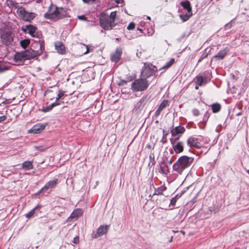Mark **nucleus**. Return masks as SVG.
<instances>
[{"label": "nucleus", "mask_w": 249, "mask_h": 249, "mask_svg": "<svg viewBox=\"0 0 249 249\" xmlns=\"http://www.w3.org/2000/svg\"><path fill=\"white\" fill-rule=\"evenodd\" d=\"M168 100H164L160 104L159 107L155 113V116L158 117L161 111L167 106Z\"/></svg>", "instance_id": "obj_22"}, {"label": "nucleus", "mask_w": 249, "mask_h": 249, "mask_svg": "<svg viewBox=\"0 0 249 249\" xmlns=\"http://www.w3.org/2000/svg\"><path fill=\"white\" fill-rule=\"evenodd\" d=\"M65 95L64 91H60L56 97V100H59L62 97Z\"/></svg>", "instance_id": "obj_40"}, {"label": "nucleus", "mask_w": 249, "mask_h": 249, "mask_svg": "<svg viewBox=\"0 0 249 249\" xmlns=\"http://www.w3.org/2000/svg\"><path fill=\"white\" fill-rule=\"evenodd\" d=\"M29 28H26V25L21 27V30L25 33H27Z\"/></svg>", "instance_id": "obj_47"}, {"label": "nucleus", "mask_w": 249, "mask_h": 249, "mask_svg": "<svg viewBox=\"0 0 249 249\" xmlns=\"http://www.w3.org/2000/svg\"><path fill=\"white\" fill-rule=\"evenodd\" d=\"M166 187H165L164 185L158 187L157 189H155V192L153 195V196H160V198L157 199V201L158 200V199H159L160 201L162 199L163 201H164L167 200V198L166 196H162L163 192L165 191L166 190Z\"/></svg>", "instance_id": "obj_12"}, {"label": "nucleus", "mask_w": 249, "mask_h": 249, "mask_svg": "<svg viewBox=\"0 0 249 249\" xmlns=\"http://www.w3.org/2000/svg\"><path fill=\"white\" fill-rule=\"evenodd\" d=\"M185 131L184 127L181 126H178L172 129L171 133L173 136H177L178 134H183Z\"/></svg>", "instance_id": "obj_18"}, {"label": "nucleus", "mask_w": 249, "mask_h": 249, "mask_svg": "<svg viewBox=\"0 0 249 249\" xmlns=\"http://www.w3.org/2000/svg\"><path fill=\"white\" fill-rule=\"evenodd\" d=\"M193 114L195 116H198L199 115V111L197 109H193L192 110Z\"/></svg>", "instance_id": "obj_43"}, {"label": "nucleus", "mask_w": 249, "mask_h": 249, "mask_svg": "<svg viewBox=\"0 0 249 249\" xmlns=\"http://www.w3.org/2000/svg\"><path fill=\"white\" fill-rule=\"evenodd\" d=\"M207 49H206L204 51V53L202 54L201 56H200V58L198 61V63L200 62L203 59H204V58H206L208 56L211 50H210L208 52H207Z\"/></svg>", "instance_id": "obj_34"}, {"label": "nucleus", "mask_w": 249, "mask_h": 249, "mask_svg": "<svg viewBox=\"0 0 249 249\" xmlns=\"http://www.w3.org/2000/svg\"><path fill=\"white\" fill-rule=\"evenodd\" d=\"M196 81H195L196 85H199L200 86L207 83L206 78H204L202 76H197L196 77Z\"/></svg>", "instance_id": "obj_24"}, {"label": "nucleus", "mask_w": 249, "mask_h": 249, "mask_svg": "<svg viewBox=\"0 0 249 249\" xmlns=\"http://www.w3.org/2000/svg\"><path fill=\"white\" fill-rule=\"evenodd\" d=\"M116 2L120 3L122 0H115Z\"/></svg>", "instance_id": "obj_54"}, {"label": "nucleus", "mask_w": 249, "mask_h": 249, "mask_svg": "<svg viewBox=\"0 0 249 249\" xmlns=\"http://www.w3.org/2000/svg\"><path fill=\"white\" fill-rule=\"evenodd\" d=\"M221 105L218 103H214L212 105V108L213 113H217L221 109Z\"/></svg>", "instance_id": "obj_29"}, {"label": "nucleus", "mask_w": 249, "mask_h": 249, "mask_svg": "<svg viewBox=\"0 0 249 249\" xmlns=\"http://www.w3.org/2000/svg\"><path fill=\"white\" fill-rule=\"evenodd\" d=\"M104 16V14H101L102 17L99 19L101 26L105 30H110L112 29L116 24L111 22V19H110L108 17Z\"/></svg>", "instance_id": "obj_7"}, {"label": "nucleus", "mask_w": 249, "mask_h": 249, "mask_svg": "<svg viewBox=\"0 0 249 249\" xmlns=\"http://www.w3.org/2000/svg\"><path fill=\"white\" fill-rule=\"evenodd\" d=\"M185 36V34L182 35L181 36L179 39V41H181L182 38H183Z\"/></svg>", "instance_id": "obj_51"}, {"label": "nucleus", "mask_w": 249, "mask_h": 249, "mask_svg": "<svg viewBox=\"0 0 249 249\" xmlns=\"http://www.w3.org/2000/svg\"><path fill=\"white\" fill-rule=\"evenodd\" d=\"M40 207H41L40 206L38 205L37 206L35 207L34 209L31 210L29 212H28L27 213H26L25 214L26 217L28 218H30L32 217L34 215L35 213H36V210H38L40 208Z\"/></svg>", "instance_id": "obj_28"}, {"label": "nucleus", "mask_w": 249, "mask_h": 249, "mask_svg": "<svg viewBox=\"0 0 249 249\" xmlns=\"http://www.w3.org/2000/svg\"><path fill=\"white\" fill-rule=\"evenodd\" d=\"M194 160V158L192 157L187 156L180 157L173 166L174 171L180 175L183 174L191 167Z\"/></svg>", "instance_id": "obj_1"}, {"label": "nucleus", "mask_w": 249, "mask_h": 249, "mask_svg": "<svg viewBox=\"0 0 249 249\" xmlns=\"http://www.w3.org/2000/svg\"><path fill=\"white\" fill-rule=\"evenodd\" d=\"M55 48L60 54H64L66 52L65 47L62 42L57 41L55 43Z\"/></svg>", "instance_id": "obj_19"}, {"label": "nucleus", "mask_w": 249, "mask_h": 249, "mask_svg": "<svg viewBox=\"0 0 249 249\" xmlns=\"http://www.w3.org/2000/svg\"><path fill=\"white\" fill-rule=\"evenodd\" d=\"M150 99V96L148 95L143 96L136 105V108L139 111L142 110L148 103Z\"/></svg>", "instance_id": "obj_11"}, {"label": "nucleus", "mask_w": 249, "mask_h": 249, "mask_svg": "<svg viewBox=\"0 0 249 249\" xmlns=\"http://www.w3.org/2000/svg\"><path fill=\"white\" fill-rule=\"evenodd\" d=\"M72 242L74 244H78L79 243V237L77 236H76L74 237Z\"/></svg>", "instance_id": "obj_46"}, {"label": "nucleus", "mask_w": 249, "mask_h": 249, "mask_svg": "<svg viewBox=\"0 0 249 249\" xmlns=\"http://www.w3.org/2000/svg\"><path fill=\"white\" fill-rule=\"evenodd\" d=\"M175 62V59L171 58L166 64L163 66L160 70L161 69H167L170 67Z\"/></svg>", "instance_id": "obj_31"}, {"label": "nucleus", "mask_w": 249, "mask_h": 249, "mask_svg": "<svg viewBox=\"0 0 249 249\" xmlns=\"http://www.w3.org/2000/svg\"><path fill=\"white\" fill-rule=\"evenodd\" d=\"M167 135L168 133L164 130H163V138H165Z\"/></svg>", "instance_id": "obj_50"}, {"label": "nucleus", "mask_w": 249, "mask_h": 249, "mask_svg": "<svg viewBox=\"0 0 249 249\" xmlns=\"http://www.w3.org/2000/svg\"><path fill=\"white\" fill-rule=\"evenodd\" d=\"M247 172L249 174V169L247 170Z\"/></svg>", "instance_id": "obj_61"}, {"label": "nucleus", "mask_w": 249, "mask_h": 249, "mask_svg": "<svg viewBox=\"0 0 249 249\" xmlns=\"http://www.w3.org/2000/svg\"><path fill=\"white\" fill-rule=\"evenodd\" d=\"M46 125V124H37L35 125L29 130V131L31 133H33L34 134L39 133L45 129Z\"/></svg>", "instance_id": "obj_14"}, {"label": "nucleus", "mask_w": 249, "mask_h": 249, "mask_svg": "<svg viewBox=\"0 0 249 249\" xmlns=\"http://www.w3.org/2000/svg\"><path fill=\"white\" fill-rule=\"evenodd\" d=\"M13 37L14 35L11 32H4L0 36L2 43L5 46H9L12 44Z\"/></svg>", "instance_id": "obj_8"}, {"label": "nucleus", "mask_w": 249, "mask_h": 249, "mask_svg": "<svg viewBox=\"0 0 249 249\" xmlns=\"http://www.w3.org/2000/svg\"><path fill=\"white\" fill-rule=\"evenodd\" d=\"M17 13L20 19L30 22L35 18L36 15L34 13L26 11L23 7L18 8Z\"/></svg>", "instance_id": "obj_5"}, {"label": "nucleus", "mask_w": 249, "mask_h": 249, "mask_svg": "<svg viewBox=\"0 0 249 249\" xmlns=\"http://www.w3.org/2000/svg\"><path fill=\"white\" fill-rule=\"evenodd\" d=\"M169 163H170V164H172V160H170L169 161Z\"/></svg>", "instance_id": "obj_58"}, {"label": "nucleus", "mask_w": 249, "mask_h": 249, "mask_svg": "<svg viewBox=\"0 0 249 249\" xmlns=\"http://www.w3.org/2000/svg\"><path fill=\"white\" fill-rule=\"evenodd\" d=\"M30 42L29 39H25L20 41V44L22 48L25 49L29 45Z\"/></svg>", "instance_id": "obj_32"}, {"label": "nucleus", "mask_w": 249, "mask_h": 249, "mask_svg": "<svg viewBox=\"0 0 249 249\" xmlns=\"http://www.w3.org/2000/svg\"><path fill=\"white\" fill-rule=\"evenodd\" d=\"M135 24L134 22H131L128 25L127 29L128 30H133L135 28Z\"/></svg>", "instance_id": "obj_41"}, {"label": "nucleus", "mask_w": 249, "mask_h": 249, "mask_svg": "<svg viewBox=\"0 0 249 249\" xmlns=\"http://www.w3.org/2000/svg\"><path fill=\"white\" fill-rule=\"evenodd\" d=\"M58 178H55L52 180L48 181L37 194H39L42 192H46L48 190H51L52 189L54 188L56 185L58 183Z\"/></svg>", "instance_id": "obj_10"}, {"label": "nucleus", "mask_w": 249, "mask_h": 249, "mask_svg": "<svg viewBox=\"0 0 249 249\" xmlns=\"http://www.w3.org/2000/svg\"><path fill=\"white\" fill-rule=\"evenodd\" d=\"M227 53V51L226 49L220 51L217 54L215 55V57L219 60L223 59Z\"/></svg>", "instance_id": "obj_26"}, {"label": "nucleus", "mask_w": 249, "mask_h": 249, "mask_svg": "<svg viewBox=\"0 0 249 249\" xmlns=\"http://www.w3.org/2000/svg\"><path fill=\"white\" fill-rule=\"evenodd\" d=\"M13 6H14L16 8H17V10L18 9V8H20V7H21V6H19V5H18V3H17V2H15V4H13Z\"/></svg>", "instance_id": "obj_49"}, {"label": "nucleus", "mask_w": 249, "mask_h": 249, "mask_svg": "<svg viewBox=\"0 0 249 249\" xmlns=\"http://www.w3.org/2000/svg\"><path fill=\"white\" fill-rule=\"evenodd\" d=\"M146 18L148 20H150L151 19V18L149 16H147Z\"/></svg>", "instance_id": "obj_56"}, {"label": "nucleus", "mask_w": 249, "mask_h": 249, "mask_svg": "<svg viewBox=\"0 0 249 249\" xmlns=\"http://www.w3.org/2000/svg\"><path fill=\"white\" fill-rule=\"evenodd\" d=\"M172 239H173V237H171V239H170V242H172Z\"/></svg>", "instance_id": "obj_59"}, {"label": "nucleus", "mask_w": 249, "mask_h": 249, "mask_svg": "<svg viewBox=\"0 0 249 249\" xmlns=\"http://www.w3.org/2000/svg\"><path fill=\"white\" fill-rule=\"evenodd\" d=\"M68 16L66 10L62 7H56L53 11H49L45 14V17L49 19H59Z\"/></svg>", "instance_id": "obj_2"}, {"label": "nucleus", "mask_w": 249, "mask_h": 249, "mask_svg": "<svg viewBox=\"0 0 249 249\" xmlns=\"http://www.w3.org/2000/svg\"><path fill=\"white\" fill-rule=\"evenodd\" d=\"M122 54V50L121 48H117L114 53L111 55V59L112 61L117 62L121 58Z\"/></svg>", "instance_id": "obj_17"}, {"label": "nucleus", "mask_w": 249, "mask_h": 249, "mask_svg": "<svg viewBox=\"0 0 249 249\" xmlns=\"http://www.w3.org/2000/svg\"><path fill=\"white\" fill-rule=\"evenodd\" d=\"M35 147L36 150L40 151H44L47 148V147H44V146H42V145L38 146H35Z\"/></svg>", "instance_id": "obj_42"}, {"label": "nucleus", "mask_w": 249, "mask_h": 249, "mask_svg": "<svg viewBox=\"0 0 249 249\" xmlns=\"http://www.w3.org/2000/svg\"><path fill=\"white\" fill-rule=\"evenodd\" d=\"M14 59L17 62H23L25 60H27L24 51L17 52L14 55Z\"/></svg>", "instance_id": "obj_16"}, {"label": "nucleus", "mask_w": 249, "mask_h": 249, "mask_svg": "<svg viewBox=\"0 0 249 249\" xmlns=\"http://www.w3.org/2000/svg\"><path fill=\"white\" fill-rule=\"evenodd\" d=\"M159 172L162 174H164L165 175H167L168 173H169L168 166L165 161H162L160 163V168Z\"/></svg>", "instance_id": "obj_21"}, {"label": "nucleus", "mask_w": 249, "mask_h": 249, "mask_svg": "<svg viewBox=\"0 0 249 249\" xmlns=\"http://www.w3.org/2000/svg\"><path fill=\"white\" fill-rule=\"evenodd\" d=\"M9 69L8 66L5 65L4 63L0 61V73H2L8 70Z\"/></svg>", "instance_id": "obj_33"}, {"label": "nucleus", "mask_w": 249, "mask_h": 249, "mask_svg": "<svg viewBox=\"0 0 249 249\" xmlns=\"http://www.w3.org/2000/svg\"><path fill=\"white\" fill-rule=\"evenodd\" d=\"M138 30H139V31H140L141 32H142V29H138Z\"/></svg>", "instance_id": "obj_60"}, {"label": "nucleus", "mask_w": 249, "mask_h": 249, "mask_svg": "<svg viewBox=\"0 0 249 249\" xmlns=\"http://www.w3.org/2000/svg\"><path fill=\"white\" fill-rule=\"evenodd\" d=\"M29 28L28 33L30 34L32 37H39L40 34L37 32V29L36 27L33 25L29 24L26 25V28Z\"/></svg>", "instance_id": "obj_13"}, {"label": "nucleus", "mask_w": 249, "mask_h": 249, "mask_svg": "<svg viewBox=\"0 0 249 249\" xmlns=\"http://www.w3.org/2000/svg\"><path fill=\"white\" fill-rule=\"evenodd\" d=\"M109 226L108 225H101L97 230L96 231H93L91 234V237L97 238L107 233Z\"/></svg>", "instance_id": "obj_9"}, {"label": "nucleus", "mask_w": 249, "mask_h": 249, "mask_svg": "<svg viewBox=\"0 0 249 249\" xmlns=\"http://www.w3.org/2000/svg\"><path fill=\"white\" fill-rule=\"evenodd\" d=\"M180 5L183 7L184 9L187 10L188 13L192 12V7L191 6L190 2L189 0H186L185 1H181L180 3Z\"/></svg>", "instance_id": "obj_23"}, {"label": "nucleus", "mask_w": 249, "mask_h": 249, "mask_svg": "<svg viewBox=\"0 0 249 249\" xmlns=\"http://www.w3.org/2000/svg\"><path fill=\"white\" fill-rule=\"evenodd\" d=\"M180 196H178V195H177L175 197H172V199H170V205L174 206L175 205L177 201V199Z\"/></svg>", "instance_id": "obj_36"}, {"label": "nucleus", "mask_w": 249, "mask_h": 249, "mask_svg": "<svg viewBox=\"0 0 249 249\" xmlns=\"http://www.w3.org/2000/svg\"><path fill=\"white\" fill-rule=\"evenodd\" d=\"M120 39H121V38H116V40L117 41H120Z\"/></svg>", "instance_id": "obj_57"}, {"label": "nucleus", "mask_w": 249, "mask_h": 249, "mask_svg": "<svg viewBox=\"0 0 249 249\" xmlns=\"http://www.w3.org/2000/svg\"><path fill=\"white\" fill-rule=\"evenodd\" d=\"M78 18L80 20L88 21L87 17L85 15H81L78 16Z\"/></svg>", "instance_id": "obj_44"}, {"label": "nucleus", "mask_w": 249, "mask_h": 249, "mask_svg": "<svg viewBox=\"0 0 249 249\" xmlns=\"http://www.w3.org/2000/svg\"><path fill=\"white\" fill-rule=\"evenodd\" d=\"M42 43L43 46L44 47V41L39 40L38 41H36L34 42V43L32 45V47L35 48L36 50L39 49V47L38 46L36 43Z\"/></svg>", "instance_id": "obj_37"}, {"label": "nucleus", "mask_w": 249, "mask_h": 249, "mask_svg": "<svg viewBox=\"0 0 249 249\" xmlns=\"http://www.w3.org/2000/svg\"><path fill=\"white\" fill-rule=\"evenodd\" d=\"M187 144L190 146H194L196 148H199L200 147V143L198 142L197 139L196 138H189L187 140Z\"/></svg>", "instance_id": "obj_20"}, {"label": "nucleus", "mask_w": 249, "mask_h": 249, "mask_svg": "<svg viewBox=\"0 0 249 249\" xmlns=\"http://www.w3.org/2000/svg\"><path fill=\"white\" fill-rule=\"evenodd\" d=\"M199 86H200L199 85H196V86H195V89H198V88H199Z\"/></svg>", "instance_id": "obj_53"}, {"label": "nucleus", "mask_w": 249, "mask_h": 249, "mask_svg": "<svg viewBox=\"0 0 249 249\" xmlns=\"http://www.w3.org/2000/svg\"><path fill=\"white\" fill-rule=\"evenodd\" d=\"M116 13L115 11H114V12H112L110 13L109 17H108L110 19H111V22L114 24H115V19L116 18Z\"/></svg>", "instance_id": "obj_35"}, {"label": "nucleus", "mask_w": 249, "mask_h": 249, "mask_svg": "<svg viewBox=\"0 0 249 249\" xmlns=\"http://www.w3.org/2000/svg\"><path fill=\"white\" fill-rule=\"evenodd\" d=\"M53 107H54V105L51 104L49 106H47L45 107H44L42 109V111L44 112L49 111L51 110L53 108Z\"/></svg>", "instance_id": "obj_38"}, {"label": "nucleus", "mask_w": 249, "mask_h": 249, "mask_svg": "<svg viewBox=\"0 0 249 249\" xmlns=\"http://www.w3.org/2000/svg\"><path fill=\"white\" fill-rule=\"evenodd\" d=\"M86 47H87V51H86V52L84 53L85 54V53H88V52H89V49H88V48L87 46H86Z\"/></svg>", "instance_id": "obj_55"}, {"label": "nucleus", "mask_w": 249, "mask_h": 249, "mask_svg": "<svg viewBox=\"0 0 249 249\" xmlns=\"http://www.w3.org/2000/svg\"><path fill=\"white\" fill-rule=\"evenodd\" d=\"M39 46V49L34 50L32 49L27 50L24 51L27 60L33 59L35 57L41 55L44 50L45 47L43 46L42 43H36Z\"/></svg>", "instance_id": "obj_6"}, {"label": "nucleus", "mask_w": 249, "mask_h": 249, "mask_svg": "<svg viewBox=\"0 0 249 249\" xmlns=\"http://www.w3.org/2000/svg\"><path fill=\"white\" fill-rule=\"evenodd\" d=\"M148 86V81L142 77L135 79L131 83V88L134 92H137L146 90Z\"/></svg>", "instance_id": "obj_3"}, {"label": "nucleus", "mask_w": 249, "mask_h": 249, "mask_svg": "<svg viewBox=\"0 0 249 249\" xmlns=\"http://www.w3.org/2000/svg\"><path fill=\"white\" fill-rule=\"evenodd\" d=\"M179 137H178L176 138H175V140H174V141H173V142H175V141L178 140H179Z\"/></svg>", "instance_id": "obj_52"}, {"label": "nucleus", "mask_w": 249, "mask_h": 249, "mask_svg": "<svg viewBox=\"0 0 249 249\" xmlns=\"http://www.w3.org/2000/svg\"><path fill=\"white\" fill-rule=\"evenodd\" d=\"M171 142L173 145V148L176 153H180L183 151L184 148L181 142L177 143L173 142L172 139L170 140Z\"/></svg>", "instance_id": "obj_15"}, {"label": "nucleus", "mask_w": 249, "mask_h": 249, "mask_svg": "<svg viewBox=\"0 0 249 249\" xmlns=\"http://www.w3.org/2000/svg\"><path fill=\"white\" fill-rule=\"evenodd\" d=\"M22 167L25 170H30L33 168L32 162L27 160L24 161L22 164Z\"/></svg>", "instance_id": "obj_27"}, {"label": "nucleus", "mask_w": 249, "mask_h": 249, "mask_svg": "<svg viewBox=\"0 0 249 249\" xmlns=\"http://www.w3.org/2000/svg\"><path fill=\"white\" fill-rule=\"evenodd\" d=\"M193 15L192 13H188V14L180 15L179 17L183 22L187 21Z\"/></svg>", "instance_id": "obj_30"}, {"label": "nucleus", "mask_w": 249, "mask_h": 249, "mask_svg": "<svg viewBox=\"0 0 249 249\" xmlns=\"http://www.w3.org/2000/svg\"><path fill=\"white\" fill-rule=\"evenodd\" d=\"M157 71V68L151 63H144L143 67L141 71V76L146 79L152 76L153 73Z\"/></svg>", "instance_id": "obj_4"}, {"label": "nucleus", "mask_w": 249, "mask_h": 249, "mask_svg": "<svg viewBox=\"0 0 249 249\" xmlns=\"http://www.w3.org/2000/svg\"><path fill=\"white\" fill-rule=\"evenodd\" d=\"M82 214V211L81 209H77L74 210L71 213L69 218H77Z\"/></svg>", "instance_id": "obj_25"}, {"label": "nucleus", "mask_w": 249, "mask_h": 249, "mask_svg": "<svg viewBox=\"0 0 249 249\" xmlns=\"http://www.w3.org/2000/svg\"><path fill=\"white\" fill-rule=\"evenodd\" d=\"M210 116V113L207 111L204 115L203 122L206 123Z\"/></svg>", "instance_id": "obj_39"}, {"label": "nucleus", "mask_w": 249, "mask_h": 249, "mask_svg": "<svg viewBox=\"0 0 249 249\" xmlns=\"http://www.w3.org/2000/svg\"><path fill=\"white\" fill-rule=\"evenodd\" d=\"M64 103L63 102H60V101H59V100H56V99L55 102L52 103V104L54 105V107L55 106L60 105H61V103Z\"/></svg>", "instance_id": "obj_45"}, {"label": "nucleus", "mask_w": 249, "mask_h": 249, "mask_svg": "<svg viewBox=\"0 0 249 249\" xmlns=\"http://www.w3.org/2000/svg\"><path fill=\"white\" fill-rule=\"evenodd\" d=\"M6 119V116L5 115H3L2 116H0V123L3 122Z\"/></svg>", "instance_id": "obj_48"}]
</instances>
